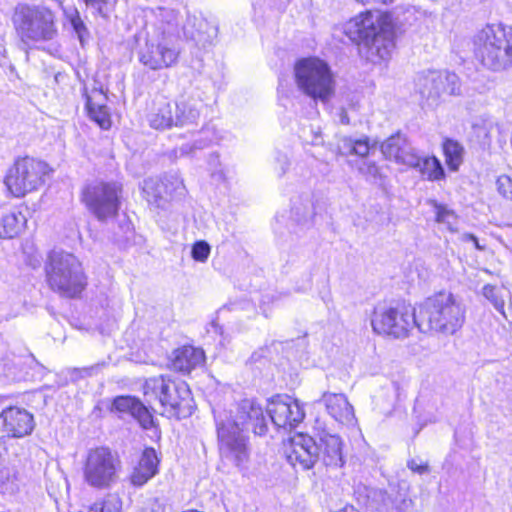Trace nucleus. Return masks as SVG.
Masks as SVG:
<instances>
[{"label": "nucleus", "instance_id": "1", "mask_svg": "<svg viewBox=\"0 0 512 512\" xmlns=\"http://www.w3.org/2000/svg\"><path fill=\"white\" fill-rule=\"evenodd\" d=\"M213 413L221 459L238 469L247 468L250 446L245 430L251 426L260 436L267 432L263 408L253 399H244L228 408L217 406Z\"/></svg>", "mask_w": 512, "mask_h": 512}, {"label": "nucleus", "instance_id": "2", "mask_svg": "<svg viewBox=\"0 0 512 512\" xmlns=\"http://www.w3.org/2000/svg\"><path fill=\"white\" fill-rule=\"evenodd\" d=\"M344 32L352 41L360 43V53L369 62L380 63L391 57L395 32L388 13L371 10L359 13L345 24Z\"/></svg>", "mask_w": 512, "mask_h": 512}, {"label": "nucleus", "instance_id": "3", "mask_svg": "<svg viewBox=\"0 0 512 512\" xmlns=\"http://www.w3.org/2000/svg\"><path fill=\"white\" fill-rule=\"evenodd\" d=\"M474 48L481 64L493 72L512 68V26L490 23L477 31Z\"/></svg>", "mask_w": 512, "mask_h": 512}, {"label": "nucleus", "instance_id": "4", "mask_svg": "<svg viewBox=\"0 0 512 512\" xmlns=\"http://www.w3.org/2000/svg\"><path fill=\"white\" fill-rule=\"evenodd\" d=\"M143 395L152 408L159 404L163 408L161 414L169 417L185 418L194 409L189 386L184 381L176 382L163 375L146 379Z\"/></svg>", "mask_w": 512, "mask_h": 512}, {"label": "nucleus", "instance_id": "5", "mask_svg": "<svg viewBox=\"0 0 512 512\" xmlns=\"http://www.w3.org/2000/svg\"><path fill=\"white\" fill-rule=\"evenodd\" d=\"M294 80L298 91L314 102L327 103L335 93L334 74L328 63L317 57L298 60Z\"/></svg>", "mask_w": 512, "mask_h": 512}, {"label": "nucleus", "instance_id": "6", "mask_svg": "<svg viewBox=\"0 0 512 512\" xmlns=\"http://www.w3.org/2000/svg\"><path fill=\"white\" fill-rule=\"evenodd\" d=\"M465 314L464 305L450 292H439L427 298L420 310L428 329L445 336L454 335L462 328Z\"/></svg>", "mask_w": 512, "mask_h": 512}, {"label": "nucleus", "instance_id": "7", "mask_svg": "<svg viewBox=\"0 0 512 512\" xmlns=\"http://www.w3.org/2000/svg\"><path fill=\"white\" fill-rule=\"evenodd\" d=\"M12 21L18 36L27 48L51 41L58 33L55 15L45 6L20 4L15 8Z\"/></svg>", "mask_w": 512, "mask_h": 512}, {"label": "nucleus", "instance_id": "8", "mask_svg": "<svg viewBox=\"0 0 512 512\" xmlns=\"http://www.w3.org/2000/svg\"><path fill=\"white\" fill-rule=\"evenodd\" d=\"M50 288L68 298L78 296L86 285L85 275L79 260L71 253L54 250L45 266Z\"/></svg>", "mask_w": 512, "mask_h": 512}, {"label": "nucleus", "instance_id": "9", "mask_svg": "<svg viewBox=\"0 0 512 512\" xmlns=\"http://www.w3.org/2000/svg\"><path fill=\"white\" fill-rule=\"evenodd\" d=\"M371 325L375 333L395 339L408 337L416 326L423 330L422 324L416 320L414 308L404 302L377 305Z\"/></svg>", "mask_w": 512, "mask_h": 512}, {"label": "nucleus", "instance_id": "10", "mask_svg": "<svg viewBox=\"0 0 512 512\" xmlns=\"http://www.w3.org/2000/svg\"><path fill=\"white\" fill-rule=\"evenodd\" d=\"M121 468V461L109 448H92L83 460V479L92 488L110 489L119 482Z\"/></svg>", "mask_w": 512, "mask_h": 512}, {"label": "nucleus", "instance_id": "11", "mask_svg": "<svg viewBox=\"0 0 512 512\" xmlns=\"http://www.w3.org/2000/svg\"><path fill=\"white\" fill-rule=\"evenodd\" d=\"M49 166L41 160L23 157L15 161L8 170L4 183L9 193L16 198L38 190L49 174Z\"/></svg>", "mask_w": 512, "mask_h": 512}, {"label": "nucleus", "instance_id": "12", "mask_svg": "<svg viewBox=\"0 0 512 512\" xmlns=\"http://www.w3.org/2000/svg\"><path fill=\"white\" fill-rule=\"evenodd\" d=\"M182 48L175 34L155 35L146 40L138 52L140 63L146 68L158 71L175 67Z\"/></svg>", "mask_w": 512, "mask_h": 512}, {"label": "nucleus", "instance_id": "13", "mask_svg": "<svg viewBox=\"0 0 512 512\" xmlns=\"http://www.w3.org/2000/svg\"><path fill=\"white\" fill-rule=\"evenodd\" d=\"M121 186L116 182H93L82 193L87 208L101 221L112 218L120 206Z\"/></svg>", "mask_w": 512, "mask_h": 512}, {"label": "nucleus", "instance_id": "14", "mask_svg": "<svg viewBox=\"0 0 512 512\" xmlns=\"http://www.w3.org/2000/svg\"><path fill=\"white\" fill-rule=\"evenodd\" d=\"M415 86L428 106H436L443 94L459 95L461 91L459 77L448 71L428 70L421 72L416 78Z\"/></svg>", "mask_w": 512, "mask_h": 512}, {"label": "nucleus", "instance_id": "15", "mask_svg": "<svg viewBox=\"0 0 512 512\" xmlns=\"http://www.w3.org/2000/svg\"><path fill=\"white\" fill-rule=\"evenodd\" d=\"M183 180L177 174L167 175L164 180L147 178L143 181L142 193L148 204L165 209L167 203L185 194Z\"/></svg>", "mask_w": 512, "mask_h": 512}, {"label": "nucleus", "instance_id": "16", "mask_svg": "<svg viewBox=\"0 0 512 512\" xmlns=\"http://www.w3.org/2000/svg\"><path fill=\"white\" fill-rule=\"evenodd\" d=\"M271 422L278 428H295L305 417L303 406L289 395L272 398L266 407Z\"/></svg>", "mask_w": 512, "mask_h": 512}, {"label": "nucleus", "instance_id": "17", "mask_svg": "<svg viewBox=\"0 0 512 512\" xmlns=\"http://www.w3.org/2000/svg\"><path fill=\"white\" fill-rule=\"evenodd\" d=\"M284 455L295 470H309L319 458L316 441L305 434H297L285 443Z\"/></svg>", "mask_w": 512, "mask_h": 512}, {"label": "nucleus", "instance_id": "18", "mask_svg": "<svg viewBox=\"0 0 512 512\" xmlns=\"http://www.w3.org/2000/svg\"><path fill=\"white\" fill-rule=\"evenodd\" d=\"M34 429L33 415L24 408L9 407L0 413V440L22 438Z\"/></svg>", "mask_w": 512, "mask_h": 512}, {"label": "nucleus", "instance_id": "19", "mask_svg": "<svg viewBox=\"0 0 512 512\" xmlns=\"http://www.w3.org/2000/svg\"><path fill=\"white\" fill-rule=\"evenodd\" d=\"M113 408L122 414L133 417L143 428L152 432V438H160V429L150 410L136 397L119 396L113 401Z\"/></svg>", "mask_w": 512, "mask_h": 512}, {"label": "nucleus", "instance_id": "20", "mask_svg": "<svg viewBox=\"0 0 512 512\" xmlns=\"http://www.w3.org/2000/svg\"><path fill=\"white\" fill-rule=\"evenodd\" d=\"M327 413L339 424L352 427L357 420L354 414L353 406L349 403L343 393L324 392L318 400Z\"/></svg>", "mask_w": 512, "mask_h": 512}, {"label": "nucleus", "instance_id": "21", "mask_svg": "<svg viewBox=\"0 0 512 512\" xmlns=\"http://www.w3.org/2000/svg\"><path fill=\"white\" fill-rule=\"evenodd\" d=\"M318 461L328 467H341L344 464L343 442L340 436L323 432L316 442Z\"/></svg>", "mask_w": 512, "mask_h": 512}, {"label": "nucleus", "instance_id": "22", "mask_svg": "<svg viewBox=\"0 0 512 512\" xmlns=\"http://www.w3.org/2000/svg\"><path fill=\"white\" fill-rule=\"evenodd\" d=\"M381 151L387 159L407 166L417 152L401 134L393 135L382 143Z\"/></svg>", "mask_w": 512, "mask_h": 512}, {"label": "nucleus", "instance_id": "23", "mask_svg": "<svg viewBox=\"0 0 512 512\" xmlns=\"http://www.w3.org/2000/svg\"><path fill=\"white\" fill-rule=\"evenodd\" d=\"M222 136L214 126L207 125L196 134H193L192 142L184 143L174 150L175 157L190 156L196 150H201L211 144H217L222 140Z\"/></svg>", "mask_w": 512, "mask_h": 512}, {"label": "nucleus", "instance_id": "24", "mask_svg": "<svg viewBox=\"0 0 512 512\" xmlns=\"http://www.w3.org/2000/svg\"><path fill=\"white\" fill-rule=\"evenodd\" d=\"M159 459L153 448H146L134 468L130 481L134 486L141 487L153 478L158 472Z\"/></svg>", "mask_w": 512, "mask_h": 512}, {"label": "nucleus", "instance_id": "25", "mask_svg": "<svg viewBox=\"0 0 512 512\" xmlns=\"http://www.w3.org/2000/svg\"><path fill=\"white\" fill-rule=\"evenodd\" d=\"M204 360L205 355L202 349L183 346L173 352L171 366L176 371L190 373L193 369L200 367Z\"/></svg>", "mask_w": 512, "mask_h": 512}, {"label": "nucleus", "instance_id": "26", "mask_svg": "<svg viewBox=\"0 0 512 512\" xmlns=\"http://www.w3.org/2000/svg\"><path fill=\"white\" fill-rule=\"evenodd\" d=\"M408 166L416 169L427 181L439 182L445 179L444 168L435 156L421 154L417 151Z\"/></svg>", "mask_w": 512, "mask_h": 512}, {"label": "nucleus", "instance_id": "27", "mask_svg": "<svg viewBox=\"0 0 512 512\" xmlns=\"http://www.w3.org/2000/svg\"><path fill=\"white\" fill-rule=\"evenodd\" d=\"M183 31L186 37L191 38L201 48H206L212 43L216 36V28L210 25L202 18H188L183 25Z\"/></svg>", "mask_w": 512, "mask_h": 512}, {"label": "nucleus", "instance_id": "28", "mask_svg": "<svg viewBox=\"0 0 512 512\" xmlns=\"http://www.w3.org/2000/svg\"><path fill=\"white\" fill-rule=\"evenodd\" d=\"M319 204L311 194L300 196L293 202L292 216L296 222L304 227H310L318 213Z\"/></svg>", "mask_w": 512, "mask_h": 512}, {"label": "nucleus", "instance_id": "29", "mask_svg": "<svg viewBox=\"0 0 512 512\" xmlns=\"http://www.w3.org/2000/svg\"><path fill=\"white\" fill-rule=\"evenodd\" d=\"M201 103L193 98L181 97L174 104L176 126L186 127L195 124L200 116Z\"/></svg>", "mask_w": 512, "mask_h": 512}, {"label": "nucleus", "instance_id": "30", "mask_svg": "<svg viewBox=\"0 0 512 512\" xmlns=\"http://www.w3.org/2000/svg\"><path fill=\"white\" fill-rule=\"evenodd\" d=\"M22 479L17 465L14 462L2 461L0 463V493L13 495L20 490Z\"/></svg>", "mask_w": 512, "mask_h": 512}, {"label": "nucleus", "instance_id": "31", "mask_svg": "<svg viewBox=\"0 0 512 512\" xmlns=\"http://www.w3.org/2000/svg\"><path fill=\"white\" fill-rule=\"evenodd\" d=\"M150 13L155 17L156 29L159 35L175 34L180 24V15L178 11L170 7H157L151 9Z\"/></svg>", "mask_w": 512, "mask_h": 512}, {"label": "nucleus", "instance_id": "32", "mask_svg": "<svg viewBox=\"0 0 512 512\" xmlns=\"http://www.w3.org/2000/svg\"><path fill=\"white\" fill-rule=\"evenodd\" d=\"M372 148H374V145L370 144L367 137L359 139L342 137L337 145L338 153L342 156L357 155L365 157L370 153Z\"/></svg>", "mask_w": 512, "mask_h": 512}, {"label": "nucleus", "instance_id": "33", "mask_svg": "<svg viewBox=\"0 0 512 512\" xmlns=\"http://www.w3.org/2000/svg\"><path fill=\"white\" fill-rule=\"evenodd\" d=\"M471 128L476 141L485 145L490 142L497 122L492 116L483 114L473 119Z\"/></svg>", "mask_w": 512, "mask_h": 512}, {"label": "nucleus", "instance_id": "34", "mask_svg": "<svg viewBox=\"0 0 512 512\" xmlns=\"http://www.w3.org/2000/svg\"><path fill=\"white\" fill-rule=\"evenodd\" d=\"M355 493L360 503L375 510L386 505L388 499L385 491L369 486H358Z\"/></svg>", "mask_w": 512, "mask_h": 512}, {"label": "nucleus", "instance_id": "35", "mask_svg": "<svg viewBox=\"0 0 512 512\" xmlns=\"http://www.w3.org/2000/svg\"><path fill=\"white\" fill-rule=\"evenodd\" d=\"M149 122L155 129H165L176 126L173 104L167 101L159 103L157 110L150 114Z\"/></svg>", "mask_w": 512, "mask_h": 512}, {"label": "nucleus", "instance_id": "36", "mask_svg": "<svg viewBox=\"0 0 512 512\" xmlns=\"http://www.w3.org/2000/svg\"><path fill=\"white\" fill-rule=\"evenodd\" d=\"M26 217L22 212H10L0 220V238H13L20 233L26 224Z\"/></svg>", "mask_w": 512, "mask_h": 512}, {"label": "nucleus", "instance_id": "37", "mask_svg": "<svg viewBox=\"0 0 512 512\" xmlns=\"http://www.w3.org/2000/svg\"><path fill=\"white\" fill-rule=\"evenodd\" d=\"M445 162L451 171H458L463 162L464 147L456 140L445 139L443 142Z\"/></svg>", "mask_w": 512, "mask_h": 512}, {"label": "nucleus", "instance_id": "38", "mask_svg": "<svg viewBox=\"0 0 512 512\" xmlns=\"http://www.w3.org/2000/svg\"><path fill=\"white\" fill-rule=\"evenodd\" d=\"M90 118L96 122L102 129H109L111 127V117L106 105H96L87 99L86 103Z\"/></svg>", "mask_w": 512, "mask_h": 512}, {"label": "nucleus", "instance_id": "39", "mask_svg": "<svg viewBox=\"0 0 512 512\" xmlns=\"http://www.w3.org/2000/svg\"><path fill=\"white\" fill-rule=\"evenodd\" d=\"M64 14L74 32L77 34L80 43L83 45L85 39L89 36V31L81 19L79 11L74 7H69L64 10Z\"/></svg>", "mask_w": 512, "mask_h": 512}, {"label": "nucleus", "instance_id": "40", "mask_svg": "<svg viewBox=\"0 0 512 512\" xmlns=\"http://www.w3.org/2000/svg\"><path fill=\"white\" fill-rule=\"evenodd\" d=\"M122 501L116 494H109L102 501L94 503L87 512H120Z\"/></svg>", "mask_w": 512, "mask_h": 512}, {"label": "nucleus", "instance_id": "41", "mask_svg": "<svg viewBox=\"0 0 512 512\" xmlns=\"http://www.w3.org/2000/svg\"><path fill=\"white\" fill-rule=\"evenodd\" d=\"M482 294L487 300H489L492 303L494 308L499 313L506 317L504 312V296L501 289L493 285L487 284L483 287Z\"/></svg>", "mask_w": 512, "mask_h": 512}, {"label": "nucleus", "instance_id": "42", "mask_svg": "<svg viewBox=\"0 0 512 512\" xmlns=\"http://www.w3.org/2000/svg\"><path fill=\"white\" fill-rule=\"evenodd\" d=\"M436 221L444 224L448 230L455 231L457 229V216L454 211L448 209L444 205L435 203Z\"/></svg>", "mask_w": 512, "mask_h": 512}, {"label": "nucleus", "instance_id": "43", "mask_svg": "<svg viewBox=\"0 0 512 512\" xmlns=\"http://www.w3.org/2000/svg\"><path fill=\"white\" fill-rule=\"evenodd\" d=\"M400 395V387L396 382H389L385 387H383L382 392L375 396V400L379 401L381 398L385 400L388 407L394 405ZM378 404V402H376Z\"/></svg>", "mask_w": 512, "mask_h": 512}, {"label": "nucleus", "instance_id": "44", "mask_svg": "<svg viewBox=\"0 0 512 512\" xmlns=\"http://www.w3.org/2000/svg\"><path fill=\"white\" fill-rule=\"evenodd\" d=\"M210 252V245L206 241L200 240L193 244L191 256L195 261L204 263L207 261Z\"/></svg>", "mask_w": 512, "mask_h": 512}, {"label": "nucleus", "instance_id": "45", "mask_svg": "<svg viewBox=\"0 0 512 512\" xmlns=\"http://www.w3.org/2000/svg\"><path fill=\"white\" fill-rule=\"evenodd\" d=\"M358 169L362 175L370 180L376 181L381 178L380 168L375 162L363 160Z\"/></svg>", "mask_w": 512, "mask_h": 512}, {"label": "nucleus", "instance_id": "46", "mask_svg": "<svg viewBox=\"0 0 512 512\" xmlns=\"http://www.w3.org/2000/svg\"><path fill=\"white\" fill-rule=\"evenodd\" d=\"M498 192L506 199L512 200V179L507 175H501L496 181Z\"/></svg>", "mask_w": 512, "mask_h": 512}, {"label": "nucleus", "instance_id": "47", "mask_svg": "<svg viewBox=\"0 0 512 512\" xmlns=\"http://www.w3.org/2000/svg\"><path fill=\"white\" fill-rule=\"evenodd\" d=\"M278 300V296L274 293H266L262 295L259 308L265 317H268L271 312L272 305Z\"/></svg>", "mask_w": 512, "mask_h": 512}, {"label": "nucleus", "instance_id": "48", "mask_svg": "<svg viewBox=\"0 0 512 512\" xmlns=\"http://www.w3.org/2000/svg\"><path fill=\"white\" fill-rule=\"evenodd\" d=\"M309 133H310V135H307L306 130H303L302 137L304 138L305 142H307L311 145H314V146L323 144L324 140H323V136H322V133L319 128L315 129V128L311 127L309 129Z\"/></svg>", "mask_w": 512, "mask_h": 512}, {"label": "nucleus", "instance_id": "49", "mask_svg": "<svg viewBox=\"0 0 512 512\" xmlns=\"http://www.w3.org/2000/svg\"><path fill=\"white\" fill-rule=\"evenodd\" d=\"M85 4L93 9L94 14L101 16L103 18L107 17L106 7L107 2L105 0H83Z\"/></svg>", "mask_w": 512, "mask_h": 512}, {"label": "nucleus", "instance_id": "50", "mask_svg": "<svg viewBox=\"0 0 512 512\" xmlns=\"http://www.w3.org/2000/svg\"><path fill=\"white\" fill-rule=\"evenodd\" d=\"M290 166V161L285 154H280L276 159V167L275 170L279 177H282L288 170Z\"/></svg>", "mask_w": 512, "mask_h": 512}, {"label": "nucleus", "instance_id": "51", "mask_svg": "<svg viewBox=\"0 0 512 512\" xmlns=\"http://www.w3.org/2000/svg\"><path fill=\"white\" fill-rule=\"evenodd\" d=\"M408 467L419 474H423L428 471V465L424 463H417L416 460H411L408 462Z\"/></svg>", "mask_w": 512, "mask_h": 512}, {"label": "nucleus", "instance_id": "52", "mask_svg": "<svg viewBox=\"0 0 512 512\" xmlns=\"http://www.w3.org/2000/svg\"><path fill=\"white\" fill-rule=\"evenodd\" d=\"M141 512H164L163 511V507L162 505L154 500L150 503H148V505L146 507H144Z\"/></svg>", "mask_w": 512, "mask_h": 512}, {"label": "nucleus", "instance_id": "53", "mask_svg": "<svg viewBox=\"0 0 512 512\" xmlns=\"http://www.w3.org/2000/svg\"><path fill=\"white\" fill-rule=\"evenodd\" d=\"M358 3H361L363 5L367 4H383V5H389L395 2V0H355Z\"/></svg>", "mask_w": 512, "mask_h": 512}, {"label": "nucleus", "instance_id": "54", "mask_svg": "<svg viewBox=\"0 0 512 512\" xmlns=\"http://www.w3.org/2000/svg\"><path fill=\"white\" fill-rule=\"evenodd\" d=\"M338 116H339V121H340L341 124L348 125L350 123V119L348 117V113H347V111H346V109L344 107L340 108Z\"/></svg>", "mask_w": 512, "mask_h": 512}, {"label": "nucleus", "instance_id": "55", "mask_svg": "<svg viewBox=\"0 0 512 512\" xmlns=\"http://www.w3.org/2000/svg\"><path fill=\"white\" fill-rule=\"evenodd\" d=\"M465 238H466V239L471 240V241L474 243L475 247H476L478 250H483V249H484V248L479 244L478 239H477L473 234H466V235H465Z\"/></svg>", "mask_w": 512, "mask_h": 512}, {"label": "nucleus", "instance_id": "56", "mask_svg": "<svg viewBox=\"0 0 512 512\" xmlns=\"http://www.w3.org/2000/svg\"><path fill=\"white\" fill-rule=\"evenodd\" d=\"M333 512H359L354 506L352 505H345L344 507L333 511Z\"/></svg>", "mask_w": 512, "mask_h": 512}]
</instances>
